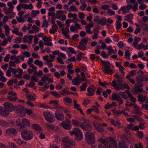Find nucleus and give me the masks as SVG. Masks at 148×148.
Masks as SVG:
<instances>
[{
  "instance_id": "39448f33",
  "label": "nucleus",
  "mask_w": 148,
  "mask_h": 148,
  "mask_svg": "<svg viewBox=\"0 0 148 148\" xmlns=\"http://www.w3.org/2000/svg\"><path fill=\"white\" fill-rule=\"evenodd\" d=\"M10 69L12 74L14 75V77L18 78H22L23 72V70L22 69L18 68L17 69H16L11 67Z\"/></svg>"
},
{
  "instance_id": "473e14b6",
  "label": "nucleus",
  "mask_w": 148,
  "mask_h": 148,
  "mask_svg": "<svg viewBox=\"0 0 148 148\" xmlns=\"http://www.w3.org/2000/svg\"><path fill=\"white\" fill-rule=\"evenodd\" d=\"M47 81V75H44L42 77L40 80L38 82V84L40 86H42L44 84V82H45Z\"/></svg>"
},
{
  "instance_id": "8fccbe9b",
  "label": "nucleus",
  "mask_w": 148,
  "mask_h": 148,
  "mask_svg": "<svg viewBox=\"0 0 148 148\" xmlns=\"http://www.w3.org/2000/svg\"><path fill=\"white\" fill-rule=\"evenodd\" d=\"M120 96L119 95L115 94L112 95V99L113 100L117 101L120 99Z\"/></svg>"
},
{
  "instance_id": "6e6552de",
  "label": "nucleus",
  "mask_w": 148,
  "mask_h": 148,
  "mask_svg": "<svg viewBox=\"0 0 148 148\" xmlns=\"http://www.w3.org/2000/svg\"><path fill=\"white\" fill-rule=\"evenodd\" d=\"M16 112L20 117H23L25 115L24 107L20 105L17 106L15 108Z\"/></svg>"
},
{
  "instance_id": "f03ea898",
  "label": "nucleus",
  "mask_w": 148,
  "mask_h": 148,
  "mask_svg": "<svg viewBox=\"0 0 148 148\" xmlns=\"http://www.w3.org/2000/svg\"><path fill=\"white\" fill-rule=\"evenodd\" d=\"M21 136L24 140H29L33 138L34 134L30 130L25 129L22 132Z\"/></svg>"
},
{
  "instance_id": "58836bf2",
  "label": "nucleus",
  "mask_w": 148,
  "mask_h": 148,
  "mask_svg": "<svg viewBox=\"0 0 148 148\" xmlns=\"http://www.w3.org/2000/svg\"><path fill=\"white\" fill-rule=\"evenodd\" d=\"M106 18L105 17H103L99 20L98 24L101 25H104L106 24Z\"/></svg>"
},
{
  "instance_id": "c9c22d12",
  "label": "nucleus",
  "mask_w": 148,
  "mask_h": 148,
  "mask_svg": "<svg viewBox=\"0 0 148 148\" xmlns=\"http://www.w3.org/2000/svg\"><path fill=\"white\" fill-rule=\"evenodd\" d=\"M107 50L108 51V53L109 54H114L117 51V50H116L115 51L114 50L112 46L111 45H109L107 48Z\"/></svg>"
},
{
  "instance_id": "69168bd1",
  "label": "nucleus",
  "mask_w": 148,
  "mask_h": 148,
  "mask_svg": "<svg viewBox=\"0 0 148 148\" xmlns=\"http://www.w3.org/2000/svg\"><path fill=\"white\" fill-rule=\"evenodd\" d=\"M125 58L128 59V60H130V52L129 50H127L126 51L125 53Z\"/></svg>"
},
{
  "instance_id": "5fc2aeb1",
  "label": "nucleus",
  "mask_w": 148,
  "mask_h": 148,
  "mask_svg": "<svg viewBox=\"0 0 148 148\" xmlns=\"http://www.w3.org/2000/svg\"><path fill=\"white\" fill-rule=\"evenodd\" d=\"M14 8L9 7L8 9L5 10V13L7 14H9L10 13L13 12V9Z\"/></svg>"
},
{
  "instance_id": "4468645a",
  "label": "nucleus",
  "mask_w": 148,
  "mask_h": 148,
  "mask_svg": "<svg viewBox=\"0 0 148 148\" xmlns=\"http://www.w3.org/2000/svg\"><path fill=\"white\" fill-rule=\"evenodd\" d=\"M4 106L5 108L8 112H12L15 109L14 106L11 103L8 102H5L4 104Z\"/></svg>"
},
{
  "instance_id": "a19ab883",
  "label": "nucleus",
  "mask_w": 148,
  "mask_h": 148,
  "mask_svg": "<svg viewBox=\"0 0 148 148\" xmlns=\"http://www.w3.org/2000/svg\"><path fill=\"white\" fill-rule=\"evenodd\" d=\"M119 148H128L126 146V144L123 141H120L119 143Z\"/></svg>"
},
{
  "instance_id": "338daca9",
  "label": "nucleus",
  "mask_w": 148,
  "mask_h": 148,
  "mask_svg": "<svg viewBox=\"0 0 148 148\" xmlns=\"http://www.w3.org/2000/svg\"><path fill=\"white\" fill-rule=\"evenodd\" d=\"M0 125L4 127H8V123L3 120H0Z\"/></svg>"
},
{
  "instance_id": "6ab92c4d",
  "label": "nucleus",
  "mask_w": 148,
  "mask_h": 148,
  "mask_svg": "<svg viewBox=\"0 0 148 148\" xmlns=\"http://www.w3.org/2000/svg\"><path fill=\"white\" fill-rule=\"evenodd\" d=\"M81 127L82 129L85 130H92L91 126L88 123H82Z\"/></svg>"
},
{
  "instance_id": "a211bd4d",
  "label": "nucleus",
  "mask_w": 148,
  "mask_h": 148,
  "mask_svg": "<svg viewBox=\"0 0 148 148\" xmlns=\"http://www.w3.org/2000/svg\"><path fill=\"white\" fill-rule=\"evenodd\" d=\"M49 104L53 105L56 108L62 110L63 108L62 106H60L58 101L52 100L49 102Z\"/></svg>"
},
{
  "instance_id": "c756f323",
  "label": "nucleus",
  "mask_w": 148,
  "mask_h": 148,
  "mask_svg": "<svg viewBox=\"0 0 148 148\" xmlns=\"http://www.w3.org/2000/svg\"><path fill=\"white\" fill-rule=\"evenodd\" d=\"M141 39L140 37H135L134 38L133 42L132 43V45L134 46V47L136 48V47H137V45L138 42L140 41Z\"/></svg>"
},
{
  "instance_id": "4be33fe9",
  "label": "nucleus",
  "mask_w": 148,
  "mask_h": 148,
  "mask_svg": "<svg viewBox=\"0 0 148 148\" xmlns=\"http://www.w3.org/2000/svg\"><path fill=\"white\" fill-rule=\"evenodd\" d=\"M67 16L69 18H73L74 19L76 20V21L77 22L79 21V19L78 18L77 15L75 13L73 14L71 12H69L68 13Z\"/></svg>"
},
{
  "instance_id": "2f4dec72",
  "label": "nucleus",
  "mask_w": 148,
  "mask_h": 148,
  "mask_svg": "<svg viewBox=\"0 0 148 148\" xmlns=\"http://www.w3.org/2000/svg\"><path fill=\"white\" fill-rule=\"evenodd\" d=\"M3 27L5 29V34L6 36H8L10 34V29L9 26L7 25H4Z\"/></svg>"
},
{
  "instance_id": "680f3d73",
  "label": "nucleus",
  "mask_w": 148,
  "mask_h": 148,
  "mask_svg": "<svg viewBox=\"0 0 148 148\" xmlns=\"http://www.w3.org/2000/svg\"><path fill=\"white\" fill-rule=\"evenodd\" d=\"M21 54L23 55V56L26 57H29L30 56L31 54L30 52L27 51H24L22 52L21 53Z\"/></svg>"
},
{
  "instance_id": "b1692460",
  "label": "nucleus",
  "mask_w": 148,
  "mask_h": 148,
  "mask_svg": "<svg viewBox=\"0 0 148 148\" xmlns=\"http://www.w3.org/2000/svg\"><path fill=\"white\" fill-rule=\"evenodd\" d=\"M138 50H140L141 49H143L146 50L148 49V45H145L142 43L139 44L136 47V48Z\"/></svg>"
},
{
  "instance_id": "7c9ffc66",
  "label": "nucleus",
  "mask_w": 148,
  "mask_h": 148,
  "mask_svg": "<svg viewBox=\"0 0 148 148\" xmlns=\"http://www.w3.org/2000/svg\"><path fill=\"white\" fill-rule=\"evenodd\" d=\"M21 61L20 60H18V59H16L14 60L13 61H10L9 62V65L11 67H14L16 66V64L20 63Z\"/></svg>"
},
{
  "instance_id": "c03bdc74",
  "label": "nucleus",
  "mask_w": 148,
  "mask_h": 148,
  "mask_svg": "<svg viewBox=\"0 0 148 148\" xmlns=\"http://www.w3.org/2000/svg\"><path fill=\"white\" fill-rule=\"evenodd\" d=\"M26 97L27 99L31 101H34L35 99L34 96L30 94L29 92L26 94Z\"/></svg>"
},
{
  "instance_id": "774afa93",
  "label": "nucleus",
  "mask_w": 148,
  "mask_h": 148,
  "mask_svg": "<svg viewBox=\"0 0 148 148\" xmlns=\"http://www.w3.org/2000/svg\"><path fill=\"white\" fill-rule=\"evenodd\" d=\"M78 16L79 19L83 20L85 17V15L83 12H79L78 13Z\"/></svg>"
},
{
  "instance_id": "72a5a7b5",
  "label": "nucleus",
  "mask_w": 148,
  "mask_h": 148,
  "mask_svg": "<svg viewBox=\"0 0 148 148\" xmlns=\"http://www.w3.org/2000/svg\"><path fill=\"white\" fill-rule=\"evenodd\" d=\"M81 79L80 80L78 78H75L72 80L73 84L75 86L79 85L80 84Z\"/></svg>"
},
{
  "instance_id": "4c0bfd02",
  "label": "nucleus",
  "mask_w": 148,
  "mask_h": 148,
  "mask_svg": "<svg viewBox=\"0 0 148 148\" xmlns=\"http://www.w3.org/2000/svg\"><path fill=\"white\" fill-rule=\"evenodd\" d=\"M39 13L40 11L39 10H33L31 12V16L32 18H35Z\"/></svg>"
},
{
  "instance_id": "5701e85b",
  "label": "nucleus",
  "mask_w": 148,
  "mask_h": 148,
  "mask_svg": "<svg viewBox=\"0 0 148 148\" xmlns=\"http://www.w3.org/2000/svg\"><path fill=\"white\" fill-rule=\"evenodd\" d=\"M32 128L35 130L37 132L41 133L42 132V130L41 127L38 124H34L32 125Z\"/></svg>"
},
{
  "instance_id": "bf43d9fd",
  "label": "nucleus",
  "mask_w": 148,
  "mask_h": 148,
  "mask_svg": "<svg viewBox=\"0 0 148 148\" xmlns=\"http://www.w3.org/2000/svg\"><path fill=\"white\" fill-rule=\"evenodd\" d=\"M76 59L75 56L72 57L70 58H68L66 60L67 63H68L70 62H75Z\"/></svg>"
},
{
  "instance_id": "0eeeda50",
  "label": "nucleus",
  "mask_w": 148,
  "mask_h": 148,
  "mask_svg": "<svg viewBox=\"0 0 148 148\" xmlns=\"http://www.w3.org/2000/svg\"><path fill=\"white\" fill-rule=\"evenodd\" d=\"M44 116L46 120L49 122L52 123L54 122L53 115L48 111L43 112Z\"/></svg>"
},
{
  "instance_id": "bb28decb",
  "label": "nucleus",
  "mask_w": 148,
  "mask_h": 148,
  "mask_svg": "<svg viewBox=\"0 0 148 148\" xmlns=\"http://www.w3.org/2000/svg\"><path fill=\"white\" fill-rule=\"evenodd\" d=\"M73 101L74 102V108L77 109L80 111L82 114L84 115V114L82 110L80 108V105L77 103V102L75 100H73Z\"/></svg>"
},
{
  "instance_id": "49530a36",
  "label": "nucleus",
  "mask_w": 148,
  "mask_h": 148,
  "mask_svg": "<svg viewBox=\"0 0 148 148\" xmlns=\"http://www.w3.org/2000/svg\"><path fill=\"white\" fill-rule=\"evenodd\" d=\"M14 140L20 145H21L24 143L25 144H26V142H24L23 140H22L21 139H15Z\"/></svg>"
},
{
  "instance_id": "79ce46f5",
  "label": "nucleus",
  "mask_w": 148,
  "mask_h": 148,
  "mask_svg": "<svg viewBox=\"0 0 148 148\" xmlns=\"http://www.w3.org/2000/svg\"><path fill=\"white\" fill-rule=\"evenodd\" d=\"M77 48L79 50L84 51L86 49V47L85 45L83 44H80V42L79 45L77 46Z\"/></svg>"
},
{
  "instance_id": "aec40b11",
  "label": "nucleus",
  "mask_w": 148,
  "mask_h": 148,
  "mask_svg": "<svg viewBox=\"0 0 148 148\" xmlns=\"http://www.w3.org/2000/svg\"><path fill=\"white\" fill-rule=\"evenodd\" d=\"M22 121L21 127H29L30 126L31 123L27 119L25 118L23 119Z\"/></svg>"
},
{
  "instance_id": "4d7b16f0",
  "label": "nucleus",
  "mask_w": 148,
  "mask_h": 148,
  "mask_svg": "<svg viewBox=\"0 0 148 148\" xmlns=\"http://www.w3.org/2000/svg\"><path fill=\"white\" fill-rule=\"evenodd\" d=\"M64 102L65 103H72V99L69 97H66L64 99Z\"/></svg>"
},
{
  "instance_id": "603ef678",
  "label": "nucleus",
  "mask_w": 148,
  "mask_h": 148,
  "mask_svg": "<svg viewBox=\"0 0 148 148\" xmlns=\"http://www.w3.org/2000/svg\"><path fill=\"white\" fill-rule=\"evenodd\" d=\"M34 63L36 65L39 66L40 67H42L43 65V62L38 60H36L34 61Z\"/></svg>"
},
{
  "instance_id": "dca6fc26",
  "label": "nucleus",
  "mask_w": 148,
  "mask_h": 148,
  "mask_svg": "<svg viewBox=\"0 0 148 148\" xmlns=\"http://www.w3.org/2000/svg\"><path fill=\"white\" fill-rule=\"evenodd\" d=\"M33 36L32 35H26L23 38V42H27L29 44H31L32 42Z\"/></svg>"
},
{
  "instance_id": "864d4df0",
  "label": "nucleus",
  "mask_w": 148,
  "mask_h": 148,
  "mask_svg": "<svg viewBox=\"0 0 148 148\" xmlns=\"http://www.w3.org/2000/svg\"><path fill=\"white\" fill-rule=\"evenodd\" d=\"M7 99L9 101L14 102L17 99L18 97H13L11 96H9L7 97Z\"/></svg>"
},
{
  "instance_id": "6e6d98bb",
  "label": "nucleus",
  "mask_w": 148,
  "mask_h": 148,
  "mask_svg": "<svg viewBox=\"0 0 148 148\" xmlns=\"http://www.w3.org/2000/svg\"><path fill=\"white\" fill-rule=\"evenodd\" d=\"M75 144V143L73 139H69L66 145L68 146H73Z\"/></svg>"
},
{
  "instance_id": "37998d69",
  "label": "nucleus",
  "mask_w": 148,
  "mask_h": 148,
  "mask_svg": "<svg viewBox=\"0 0 148 148\" xmlns=\"http://www.w3.org/2000/svg\"><path fill=\"white\" fill-rule=\"evenodd\" d=\"M16 18L18 23H23L25 21V20L22 16H16Z\"/></svg>"
},
{
  "instance_id": "c85d7f7f",
  "label": "nucleus",
  "mask_w": 148,
  "mask_h": 148,
  "mask_svg": "<svg viewBox=\"0 0 148 148\" xmlns=\"http://www.w3.org/2000/svg\"><path fill=\"white\" fill-rule=\"evenodd\" d=\"M9 112L8 111L3 110L2 107H0V114L4 116H6L9 114Z\"/></svg>"
},
{
  "instance_id": "412c9836",
  "label": "nucleus",
  "mask_w": 148,
  "mask_h": 148,
  "mask_svg": "<svg viewBox=\"0 0 148 148\" xmlns=\"http://www.w3.org/2000/svg\"><path fill=\"white\" fill-rule=\"evenodd\" d=\"M87 91L88 93H87L86 95L89 96L93 95L94 93L95 92L94 88L91 86H89L87 88Z\"/></svg>"
},
{
  "instance_id": "2eb2a0df",
  "label": "nucleus",
  "mask_w": 148,
  "mask_h": 148,
  "mask_svg": "<svg viewBox=\"0 0 148 148\" xmlns=\"http://www.w3.org/2000/svg\"><path fill=\"white\" fill-rule=\"evenodd\" d=\"M62 127L66 130L71 129L72 126L71 124V121L69 120L64 121L62 123Z\"/></svg>"
},
{
  "instance_id": "f3484780",
  "label": "nucleus",
  "mask_w": 148,
  "mask_h": 148,
  "mask_svg": "<svg viewBox=\"0 0 148 148\" xmlns=\"http://www.w3.org/2000/svg\"><path fill=\"white\" fill-rule=\"evenodd\" d=\"M55 114L56 118L58 120L61 121L64 120L63 114L62 112L57 110L55 112Z\"/></svg>"
},
{
  "instance_id": "393cba45",
  "label": "nucleus",
  "mask_w": 148,
  "mask_h": 148,
  "mask_svg": "<svg viewBox=\"0 0 148 148\" xmlns=\"http://www.w3.org/2000/svg\"><path fill=\"white\" fill-rule=\"evenodd\" d=\"M125 20L129 22L130 24H133L132 20L133 18V15L132 14H129L127 15L125 17Z\"/></svg>"
},
{
  "instance_id": "052dcab7",
  "label": "nucleus",
  "mask_w": 148,
  "mask_h": 148,
  "mask_svg": "<svg viewBox=\"0 0 148 148\" xmlns=\"http://www.w3.org/2000/svg\"><path fill=\"white\" fill-rule=\"evenodd\" d=\"M87 87V85L86 83H83L80 86V89L81 91H84L86 90V88Z\"/></svg>"
},
{
  "instance_id": "1a4fd4ad",
  "label": "nucleus",
  "mask_w": 148,
  "mask_h": 148,
  "mask_svg": "<svg viewBox=\"0 0 148 148\" xmlns=\"http://www.w3.org/2000/svg\"><path fill=\"white\" fill-rule=\"evenodd\" d=\"M132 8V5L129 4L128 5L124 6L121 7L120 10H118V12L119 13L120 10L122 11L123 12V14H125L129 13L130 10Z\"/></svg>"
},
{
  "instance_id": "3c124183",
  "label": "nucleus",
  "mask_w": 148,
  "mask_h": 148,
  "mask_svg": "<svg viewBox=\"0 0 148 148\" xmlns=\"http://www.w3.org/2000/svg\"><path fill=\"white\" fill-rule=\"evenodd\" d=\"M78 11V9L77 8L75 7L74 5H71L69 8V11H75L77 12Z\"/></svg>"
},
{
  "instance_id": "f8f14e48",
  "label": "nucleus",
  "mask_w": 148,
  "mask_h": 148,
  "mask_svg": "<svg viewBox=\"0 0 148 148\" xmlns=\"http://www.w3.org/2000/svg\"><path fill=\"white\" fill-rule=\"evenodd\" d=\"M81 25L78 23H75V26L72 25L70 27V29L71 32L75 33H77L78 29H81Z\"/></svg>"
},
{
  "instance_id": "ddd939ff",
  "label": "nucleus",
  "mask_w": 148,
  "mask_h": 148,
  "mask_svg": "<svg viewBox=\"0 0 148 148\" xmlns=\"http://www.w3.org/2000/svg\"><path fill=\"white\" fill-rule=\"evenodd\" d=\"M62 31V34H63L64 36L68 39L70 38V35L69 34V28L67 27H63L60 28Z\"/></svg>"
},
{
  "instance_id": "e433bc0d",
  "label": "nucleus",
  "mask_w": 148,
  "mask_h": 148,
  "mask_svg": "<svg viewBox=\"0 0 148 148\" xmlns=\"http://www.w3.org/2000/svg\"><path fill=\"white\" fill-rule=\"evenodd\" d=\"M111 123L112 124L114 125L115 127H120V123L118 120L115 121L114 120H111Z\"/></svg>"
},
{
  "instance_id": "e2e57ef3",
  "label": "nucleus",
  "mask_w": 148,
  "mask_h": 148,
  "mask_svg": "<svg viewBox=\"0 0 148 148\" xmlns=\"http://www.w3.org/2000/svg\"><path fill=\"white\" fill-rule=\"evenodd\" d=\"M8 40L6 38H4L2 42L1 43L0 45L2 46H6L8 43Z\"/></svg>"
},
{
  "instance_id": "423d86ee",
  "label": "nucleus",
  "mask_w": 148,
  "mask_h": 148,
  "mask_svg": "<svg viewBox=\"0 0 148 148\" xmlns=\"http://www.w3.org/2000/svg\"><path fill=\"white\" fill-rule=\"evenodd\" d=\"M85 136L87 142L90 144H92L95 142L94 136L90 132H87L85 134Z\"/></svg>"
},
{
  "instance_id": "9d476101",
  "label": "nucleus",
  "mask_w": 148,
  "mask_h": 148,
  "mask_svg": "<svg viewBox=\"0 0 148 148\" xmlns=\"http://www.w3.org/2000/svg\"><path fill=\"white\" fill-rule=\"evenodd\" d=\"M125 88L128 90H129L130 88L128 84L126 83L121 84H119L118 83L117 86L116 87V90L118 91L121 90H123Z\"/></svg>"
},
{
  "instance_id": "f257e3e1",
  "label": "nucleus",
  "mask_w": 148,
  "mask_h": 148,
  "mask_svg": "<svg viewBox=\"0 0 148 148\" xmlns=\"http://www.w3.org/2000/svg\"><path fill=\"white\" fill-rule=\"evenodd\" d=\"M98 141L101 142L102 144H99L98 146L95 145L92 146V148H102L104 146L103 148H118L117 143L112 138H110L103 139L99 138Z\"/></svg>"
},
{
  "instance_id": "13d9d810",
  "label": "nucleus",
  "mask_w": 148,
  "mask_h": 148,
  "mask_svg": "<svg viewBox=\"0 0 148 148\" xmlns=\"http://www.w3.org/2000/svg\"><path fill=\"white\" fill-rule=\"evenodd\" d=\"M91 108L92 109V111H94L97 114H99V109L95 106L94 105L92 106H91Z\"/></svg>"
},
{
  "instance_id": "20e7f679",
  "label": "nucleus",
  "mask_w": 148,
  "mask_h": 148,
  "mask_svg": "<svg viewBox=\"0 0 148 148\" xmlns=\"http://www.w3.org/2000/svg\"><path fill=\"white\" fill-rule=\"evenodd\" d=\"M103 63L104 65L103 69V72L107 74H112L113 73V70L110 67V64L109 62L103 61Z\"/></svg>"
},
{
  "instance_id": "cd10ccee",
  "label": "nucleus",
  "mask_w": 148,
  "mask_h": 148,
  "mask_svg": "<svg viewBox=\"0 0 148 148\" xmlns=\"http://www.w3.org/2000/svg\"><path fill=\"white\" fill-rule=\"evenodd\" d=\"M90 41V40L87 37H85L82 38L80 41V44H83L86 45L88 42Z\"/></svg>"
},
{
  "instance_id": "7ed1b4c3",
  "label": "nucleus",
  "mask_w": 148,
  "mask_h": 148,
  "mask_svg": "<svg viewBox=\"0 0 148 148\" xmlns=\"http://www.w3.org/2000/svg\"><path fill=\"white\" fill-rule=\"evenodd\" d=\"M70 134L72 136L74 135L75 138L78 140H80L83 138L82 133L78 128H75L73 131L70 132Z\"/></svg>"
},
{
  "instance_id": "09e8293b",
  "label": "nucleus",
  "mask_w": 148,
  "mask_h": 148,
  "mask_svg": "<svg viewBox=\"0 0 148 148\" xmlns=\"http://www.w3.org/2000/svg\"><path fill=\"white\" fill-rule=\"evenodd\" d=\"M72 123L75 126L81 127V123L77 120L73 119L72 120Z\"/></svg>"
},
{
  "instance_id": "0e129e2a",
  "label": "nucleus",
  "mask_w": 148,
  "mask_h": 148,
  "mask_svg": "<svg viewBox=\"0 0 148 148\" xmlns=\"http://www.w3.org/2000/svg\"><path fill=\"white\" fill-rule=\"evenodd\" d=\"M84 55L85 54L84 53H79L77 56V58L78 61H80L82 60V56L83 55Z\"/></svg>"
},
{
  "instance_id": "ea45409f",
  "label": "nucleus",
  "mask_w": 148,
  "mask_h": 148,
  "mask_svg": "<svg viewBox=\"0 0 148 148\" xmlns=\"http://www.w3.org/2000/svg\"><path fill=\"white\" fill-rule=\"evenodd\" d=\"M47 81L50 83H51L53 82V77L51 74L47 75Z\"/></svg>"
},
{
  "instance_id": "de8ad7c7",
  "label": "nucleus",
  "mask_w": 148,
  "mask_h": 148,
  "mask_svg": "<svg viewBox=\"0 0 148 148\" xmlns=\"http://www.w3.org/2000/svg\"><path fill=\"white\" fill-rule=\"evenodd\" d=\"M138 100L139 101H145L146 98L145 96H143V95H139L138 96Z\"/></svg>"
},
{
  "instance_id": "9b49d317",
  "label": "nucleus",
  "mask_w": 148,
  "mask_h": 148,
  "mask_svg": "<svg viewBox=\"0 0 148 148\" xmlns=\"http://www.w3.org/2000/svg\"><path fill=\"white\" fill-rule=\"evenodd\" d=\"M6 135L8 136H16L17 134L16 130L11 128L8 129L5 131Z\"/></svg>"
},
{
  "instance_id": "a18cd8bd",
  "label": "nucleus",
  "mask_w": 148,
  "mask_h": 148,
  "mask_svg": "<svg viewBox=\"0 0 148 148\" xmlns=\"http://www.w3.org/2000/svg\"><path fill=\"white\" fill-rule=\"evenodd\" d=\"M132 92L133 94H136L139 92H141L143 91V89L142 88H136L133 89L132 90Z\"/></svg>"
},
{
  "instance_id": "f704fd0d",
  "label": "nucleus",
  "mask_w": 148,
  "mask_h": 148,
  "mask_svg": "<svg viewBox=\"0 0 148 148\" xmlns=\"http://www.w3.org/2000/svg\"><path fill=\"white\" fill-rule=\"evenodd\" d=\"M57 28L56 25L55 23L53 24L52 28L50 29L49 32L51 34H54L57 31Z\"/></svg>"
},
{
  "instance_id": "a878e982",
  "label": "nucleus",
  "mask_w": 148,
  "mask_h": 148,
  "mask_svg": "<svg viewBox=\"0 0 148 148\" xmlns=\"http://www.w3.org/2000/svg\"><path fill=\"white\" fill-rule=\"evenodd\" d=\"M13 34H16L19 36H23V33L19 32V29L17 27L15 28L12 31Z\"/></svg>"
}]
</instances>
